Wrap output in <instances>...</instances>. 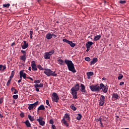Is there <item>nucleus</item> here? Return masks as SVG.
Returning a JSON list of instances; mask_svg holds the SVG:
<instances>
[{"instance_id":"61","label":"nucleus","mask_w":129,"mask_h":129,"mask_svg":"<svg viewBox=\"0 0 129 129\" xmlns=\"http://www.w3.org/2000/svg\"><path fill=\"white\" fill-rule=\"evenodd\" d=\"M20 79H21V80H22L23 77L21 75H20Z\"/></svg>"},{"instance_id":"30","label":"nucleus","mask_w":129,"mask_h":129,"mask_svg":"<svg viewBox=\"0 0 129 129\" xmlns=\"http://www.w3.org/2000/svg\"><path fill=\"white\" fill-rule=\"evenodd\" d=\"M14 76H15V71H14L12 72L11 75L10 77V79H11V80H12V79H13V78H14Z\"/></svg>"},{"instance_id":"39","label":"nucleus","mask_w":129,"mask_h":129,"mask_svg":"<svg viewBox=\"0 0 129 129\" xmlns=\"http://www.w3.org/2000/svg\"><path fill=\"white\" fill-rule=\"evenodd\" d=\"M78 115V116L77 117V119L78 120H80V119H81V114L79 113Z\"/></svg>"},{"instance_id":"52","label":"nucleus","mask_w":129,"mask_h":129,"mask_svg":"<svg viewBox=\"0 0 129 129\" xmlns=\"http://www.w3.org/2000/svg\"><path fill=\"white\" fill-rule=\"evenodd\" d=\"M123 84H124V82H121L119 83V86H121V85H123Z\"/></svg>"},{"instance_id":"20","label":"nucleus","mask_w":129,"mask_h":129,"mask_svg":"<svg viewBox=\"0 0 129 129\" xmlns=\"http://www.w3.org/2000/svg\"><path fill=\"white\" fill-rule=\"evenodd\" d=\"M11 91L12 92H13L14 94H17V93H19V91L15 87H13L11 88Z\"/></svg>"},{"instance_id":"55","label":"nucleus","mask_w":129,"mask_h":129,"mask_svg":"<svg viewBox=\"0 0 129 129\" xmlns=\"http://www.w3.org/2000/svg\"><path fill=\"white\" fill-rule=\"evenodd\" d=\"M52 37H53V38L57 37V35H56L55 34H52Z\"/></svg>"},{"instance_id":"58","label":"nucleus","mask_w":129,"mask_h":129,"mask_svg":"<svg viewBox=\"0 0 129 129\" xmlns=\"http://www.w3.org/2000/svg\"><path fill=\"white\" fill-rule=\"evenodd\" d=\"M28 70H29V71H32V68H31V67H30L28 69Z\"/></svg>"},{"instance_id":"49","label":"nucleus","mask_w":129,"mask_h":129,"mask_svg":"<svg viewBox=\"0 0 129 129\" xmlns=\"http://www.w3.org/2000/svg\"><path fill=\"white\" fill-rule=\"evenodd\" d=\"M101 119H102L101 118H99L96 119H95V121H96L97 122H98V121H100V120H101Z\"/></svg>"},{"instance_id":"56","label":"nucleus","mask_w":129,"mask_h":129,"mask_svg":"<svg viewBox=\"0 0 129 129\" xmlns=\"http://www.w3.org/2000/svg\"><path fill=\"white\" fill-rule=\"evenodd\" d=\"M3 117H4V116H3V115H2V114L1 113V111H0V118H3Z\"/></svg>"},{"instance_id":"13","label":"nucleus","mask_w":129,"mask_h":129,"mask_svg":"<svg viewBox=\"0 0 129 129\" xmlns=\"http://www.w3.org/2000/svg\"><path fill=\"white\" fill-rule=\"evenodd\" d=\"M24 44L22 46V48L23 49H27L29 47V43H27V41H23Z\"/></svg>"},{"instance_id":"22","label":"nucleus","mask_w":129,"mask_h":129,"mask_svg":"<svg viewBox=\"0 0 129 129\" xmlns=\"http://www.w3.org/2000/svg\"><path fill=\"white\" fill-rule=\"evenodd\" d=\"M24 123L26 124L27 127H31V123H30L29 120H27L25 122H24Z\"/></svg>"},{"instance_id":"54","label":"nucleus","mask_w":129,"mask_h":129,"mask_svg":"<svg viewBox=\"0 0 129 129\" xmlns=\"http://www.w3.org/2000/svg\"><path fill=\"white\" fill-rule=\"evenodd\" d=\"M35 88H36V91H37V92H39V91H40V89L39 88H38V87H36Z\"/></svg>"},{"instance_id":"43","label":"nucleus","mask_w":129,"mask_h":129,"mask_svg":"<svg viewBox=\"0 0 129 129\" xmlns=\"http://www.w3.org/2000/svg\"><path fill=\"white\" fill-rule=\"evenodd\" d=\"M85 61H87L88 62H90L91 59L89 58V57H87L85 58Z\"/></svg>"},{"instance_id":"46","label":"nucleus","mask_w":129,"mask_h":129,"mask_svg":"<svg viewBox=\"0 0 129 129\" xmlns=\"http://www.w3.org/2000/svg\"><path fill=\"white\" fill-rule=\"evenodd\" d=\"M126 3V1H122V0L120 1V4H125Z\"/></svg>"},{"instance_id":"16","label":"nucleus","mask_w":129,"mask_h":129,"mask_svg":"<svg viewBox=\"0 0 129 129\" xmlns=\"http://www.w3.org/2000/svg\"><path fill=\"white\" fill-rule=\"evenodd\" d=\"M97 61H98V59L97 57L93 58V60L90 62V65H94L95 63L97 62Z\"/></svg>"},{"instance_id":"18","label":"nucleus","mask_w":129,"mask_h":129,"mask_svg":"<svg viewBox=\"0 0 129 129\" xmlns=\"http://www.w3.org/2000/svg\"><path fill=\"white\" fill-rule=\"evenodd\" d=\"M50 58L51 55L47 52H45L44 54V59H45V60H48V59H50Z\"/></svg>"},{"instance_id":"42","label":"nucleus","mask_w":129,"mask_h":129,"mask_svg":"<svg viewBox=\"0 0 129 129\" xmlns=\"http://www.w3.org/2000/svg\"><path fill=\"white\" fill-rule=\"evenodd\" d=\"M13 97L14 99H17V98H19V95H14L13 96Z\"/></svg>"},{"instance_id":"12","label":"nucleus","mask_w":129,"mask_h":129,"mask_svg":"<svg viewBox=\"0 0 129 129\" xmlns=\"http://www.w3.org/2000/svg\"><path fill=\"white\" fill-rule=\"evenodd\" d=\"M20 75L22 76L24 79H27V78H28V77L26 76L27 74L24 73L23 70H22L20 72Z\"/></svg>"},{"instance_id":"17","label":"nucleus","mask_w":129,"mask_h":129,"mask_svg":"<svg viewBox=\"0 0 129 129\" xmlns=\"http://www.w3.org/2000/svg\"><path fill=\"white\" fill-rule=\"evenodd\" d=\"M106 120V118L105 117H103V118L101 119V120L99 121L100 126L102 127H103L104 125H103V123L102 122L103 121H105Z\"/></svg>"},{"instance_id":"35","label":"nucleus","mask_w":129,"mask_h":129,"mask_svg":"<svg viewBox=\"0 0 129 129\" xmlns=\"http://www.w3.org/2000/svg\"><path fill=\"white\" fill-rule=\"evenodd\" d=\"M11 6V4H4L3 5V7L4 8H7V9H9V8H10V6Z\"/></svg>"},{"instance_id":"63","label":"nucleus","mask_w":129,"mask_h":129,"mask_svg":"<svg viewBox=\"0 0 129 129\" xmlns=\"http://www.w3.org/2000/svg\"><path fill=\"white\" fill-rule=\"evenodd\" d=\"M38 3H40L41 2V0H37Z\"/></svg>"},{"instance_id":"34","label":"nucleus","mask_w":129,"mask_h":129,"mask_svg":"<svg viewBox=\"0 0 129 129\" xmlns=\"http://www.w3.org/2000/svg\"><path fill=\"white\" fill-rule=\"evenodd\" d=\"M71 108H72V109L73 110H74V111H75V110H76V109H77L76 107L74 106V104H72L71 105Z\"/></svg>"},{"instance_id":"6","label":"nucleus","mask_w":129,"mask_h":129,"mask_svg":"<svg viewBox=\"0 0 129 129\" xmlns=\"http://www.w3.org/2000/svg\"><path fill=\"white\" fill-rule=\"evenodd\" d=\"M63 42H64L65 43H67V44H69L71 46V47H72V48H74L75 46H76V44L74 43H73L72 41H70L67 39H63L62 40Z\"/></svg>"},{"instance_id":"28","label":"nucleus","mask_w":129,"mask_h":129,"mask_svg":"<svg viewBox=\"0 0 129 129\" xmlns=\"http://www.w3.org/2000/svg\"><path fill=\"white\" fill-rule=\"evenodd\" d=\"M44 86V84L43 83H40V84H35L34 85V87L37 88V87H43Z\"/></svg>"},{"instance_id":"29","label":"nucleus","mask_w":129,"mask_h":129,"mask_svg":"<svg viewBox=\"0 0 129 129\" xmlns=\"http://www.w3.org/2000/svg\"><path fill=\"white\" fill-rule=\"evenodd\" d=\"M28 118L30 121H34L35 120V117L32 116L31 115H28Z\"/></svg>"},{"instance_id":"60","label":"nucleus","mask_w":129,"mask_h":129,"mask_svg":"<svg viewBox=\"0 0 129 129\" xmlns=\"http://www.w3.org/2000/svg\"><path fill=\"white\" fill-rule=\"evenodd\" d=\"M21 82H22V79H20V80L18 81V83H21Z\"/></svg>"},{"instance_id":"51","label":"nucleus","mask_w":129,"mask_h":129,"mask_svg":"<svg viewBox=\"0 0 129 129\" xmlns=\"http://www.w3.org/2000/svg\"><path fill=\"white\" fill-rule=\"evenodd\" d=\"M27 79H30V80H31V81H34V79H33V78L31 77H27Z\"/></svg>"},{"instance_id":"19","label":"nucleus","mask_w":129,"mask_h":129,"mask_svg":"<svg viewBox=\"0 0 129 129\" xmlns=\"http://www.w3.org/2000/svg\"><path fill=\"white\" fill-rule=\"evenodd\" d=\"M39 110H45V106L44 105H41L38 108L37 111L39 112Z\"/></svg>"},{"instance_id":"8","label":"nucleus","mask_w":129,"mask_h":129,"mask_svg":"<svg viewBox=\"0 0 129 129\" xmlns=\"http://www.w3.org/2000/svg\"><path fill=\"white\" fill-rule=\"evenodd\" d=\"M38 104H39V101H38L33 104H30L28 106V109H29V110H32V109H33L34 107H36Z\"/></svg>"},{"instance_id":"62","label":"nucleus","mask_w":129,"mask_h":129,"mask_svg":"<svg viewBox=\"0 0 129 129\" xmlns=\"http://www.w3.org/2000/svg\"><path fill=\"white\" fill-rule=\"evenodd\" d=\"M2 99H0V104H2Z\"/></svg>"},{"instance_id":"50","label":"nucleus","mask_w":129,"mask_h":129,"mask_svg":"<svg viewBox=\"0 0 129 129\" xmlns=\"http://www.w3.org/2000/svg\"><path fill=\"white\" fill-rule=\"evenodd\" d=\"M20 116H21V117H24V116H25L24 113H21L20 114Z\"/></svg>"},{"instance_id":"44","label":"nucleus","mask_w":129,"mask_h":129,"mask_svg":"<svg viewBox=\"0 0 129 129\" xmlns=\"http://www.w3.org/2000/svg\"><path fill=\"white\" fill-rule=\"evenodd\" d=\"M34 83H37L39 84V83H41V81L40 80H36L34 81Z\"/></svg>"},{"instance_id":"11","label":"nucleus","mask_w":129,"mask_h":129,"mask_svg":"<svg viewBox=\"0 0 129 129\" xmlns=\"http://www.w3.org/2000/svg\"><path fill=\"white\" fill-rule=\"evenodd\" d=\"M112 98L114 99V100H116V99H118L119 98V96L117 93H114L112 95Z\"/></svg>"},{"instance_id":"41","label":"nucleus","mask_w":129,"mask_h":129,"mask_svg":"<svg viewBox=\"0 0 129 129\" xmlns=\"http://www.w3.org/2000/svg\"><path fill=\"white\" fill-rule=\"evenodd\" d=\"M122 78H123V76L121 74H120L118 77V80H121V79H122Z\"/></svg>"},{"instance_id":"4","label":"nucleus","mask_w":129,"mask_h":129,"mask_svg":"<svg viewBox=\"0 0 129 129\" xmlns=\"http://www.w3.org/2000/svg\"><path fill=\"white\" fill-rule=\"evenodd\" d=\"M90 89H91V91L95 92H99L100 91V86L98 85L90 86Z\"/></svg>"},{"instance_id":"10","label":"nucleus","mask_w":129,"mask_h":129,"mask_svg":"<svg viewBox=\"0 0 129 129\" xmlns=\"http://www.w3.org/2000/svg\"><path fill=\"white\" fill-rule=\"evenodd\" d=\"M105 99V97L103 95H101L100 98V100H99V105L100 106H102L104 104V101Z\"/></svg>"},{"instance_id":"36","label":"nucleus","mask_w":129,"mask_h":129,"mask_svg":"<svg viewBox=\"0 0 129 129\" xmlns=\"http://www.w3.org/2000/svg\"><path fill=\"white\" fill-rule=\"evenodd\" d=\"M64 118H67V120H69V119H70V116H69L68 114H66L64 115Z\"/></svg>"},{"instance_id":"24","label":"nucleus","mask_w":129,"mask_h":129,"mask_svg":"<svg viewBox=\"0 0 129 129\" xmlns=\"http://www.w3.org/2000/svg\"><path fill=\"white\" fill-rule=\"evenodd\" d=\"M81 91L82 92H84L85 93H86V90H85V86L83 84H81Z\"/></svg>"},{"instance_id":"38","label":"nucleus","mask_w":129,"mask_h":129,"mask_svg":"<svg viewBox=\"0 0 129 129\" xmlns=\"http://www.w3.org/2000/svg\"><path fill=\"white\" fill-rule=\"evenodd\" d=\"M21 53H22V54H23V56H27V52L26 51V50H21Z\"/></svg>"},{"instance_id":"53","label":"nucleus","mask_w":129,"mask_h":129,"mask_svg":"<svg viewBox=\"0 0 129 129\" xmlns=\"http://www.w3.org/2000/svg\"><path fill=\"white\" fill-rule=\"evenodd\" d=\"M51 127L52 129H56V126H55V125H52Z\"/></svg>"},{"instance_id":"47","label":"nucleus","mask_w":129,"mask_h":129,"mask_svg":"<svg viewBox=\"0 0 129 129\" xmlns=\"http://www.w3.org/2000/svg\"><path fill=\"white\" fill-rule=\"evenodd\" d=\"M49 123H50V124H54V121L53 120V119L50 120Z\"/></svg>"},{"instance_id":"40","label":"nucleus","mask_w":129,"mask_h":129,"mask_svg":"<svg viewBox=\"0 0 129 129\" xmlns=\"http://www.w3.org/2000/svg\"><path fill=\"white\" fill-rule=\"evenodd\" d=\"M11 81H12V80L11 79H9V80L7 82V86H9V85H11Z\"/></svg>"},{"instance_id":"27","label":"nucleus","mask_w":129,"mask_h":129,"mask_svg":"<svg viewBox=\"0 0 129 129\" xmlns=\"http://www.w3.org/2000/svg\"><path fill=\"white\" fill-rule=\"evenodd\" d=\"M101 38V35H97L94 37V41H98Z\"/></svg>"},{"instance_id":"59","label":"nucleus","mask_w":129,"mask_h":129,"mask_svg":"<svg viewBox=\"0 0 129 129\" xmlns=\"http://www.w3.org/2000/svg\"><path fill=\"white\" fill-rule=\"evenodd\" d=\"M15 45H16V43L13 42V43L12 44L11 46H15Z\"/></svg>"},{"instance_id":"57","label":"nucleus","mask_w":129,"mask_h":129,"mask_svg":"<svg viewBox=\"0 0 129 129\" xmlns=\"http://www.w3.org/2000/svg\"><path fill=\"white\" fill-rule=\"evenodd\" d=\"M90 50V48H87L86 52H88Z\"/></svg>"},{"instance_id":"9","label":"nucleus","mask_w":129,"mask_h":129,"mask_svg":"<svg viewBox=\"0 0 129 129\" xmlns=\"http://www.w3.org/2000/svg\"><path fill=\"white\" fill-rule=\"evenodd\" d=\"M44 118L42 117H39L38 119H37V121H38L40 125H42V126H44L45 125V121L43 120Z\"/></svg>"},{"instance_id":"23","label":"nucleus","mask_w":129,"mask_h":129,"mask_svg":"<svg viewBox=\"0 0 129 129\" xmlns=\"http://www.w3.org/2000/svg\"><path fill=\"white\" fill-rule=\"evenodd\" d=\"M46 37L47 40H51L52 39V34L47 33L46 35Z\"/></svg>"},{"instance_id":"31","label":"nucleus","mask_w":129,"mask_h":129,"mask_svg":"<svg viewBox=\"0 0 129 129\" xmlns=\"http://www.w3.org/2000/svg\"><path fill=\"white\" fill-rule=\"evenodd\" d=\"M57 62H58V64H60V65H63V63H64V61L63 59H58L57 60Z\"/></svg>"},{"instance_id":"5","label":"nucleus","mask_w":129,"mask_h":129,"mask_svg":"<svg viewBox=\"0 0 129 129\" xmlns=\"http://www.w3.org/2000/svg\"><path fill=\"white\" fill-rule=\"evenodd\" d=\"M51 98L53 102H56V103L59 102V96L56 93L53 92L52 93Z\"/></svg>"},{"instance_id":"21","label":"nucleus","mask_w":129,"mask_h":129,"mask_svg":"<svg viewBox=\"0 0 129 129\" xmlns=\"http://www.w3.org/2000/svg\"><path fill=\"white\" fill-rule=\"evenodd\" d=\"M92 45H93V42L91 41H88L87 43H86V48H90Z\"/></svg>"},{"instance_id":"48","label":"nucleus","mask_w":129,"mask_h":129,"mask_svg":"<svg viewBox=\"0 0 129 129\" xmlns=\"http://www.w3.org/2000/svg\"><path fill=\"white\" fill-rule=\"evenodd\" d=\"M46 104L47 105H48V106H51V105H50V103H49V100H46Z\"/></svg>"},{"instance_id":"1","label":"nucleus","mask_w":129,"mask_h":129,"mask_svg":"<svg viewBox=\"0 0 129 129\" xmlns=\"http://www.w3.org/2000/svg\"><path fill=\"white\" fill-rule=\"evenodd\" d=\"M64 62L67 65L69 71H71L72 72H73V73H76V70H75L74 63H73L72 61L68 59H65Z\"/></svg>"},{"instance_id":"32","label":"nucleus","mask_w":129,"mask_h":129,"mask_svg":"<svg viewBox=\"0 0 129 129\" xmlns=\"http://www.w3.org/2000/svg\"><path fill=\"white\" fill-rule=\"evenodd\" d=\"M63 123L64 124V125H66L67 126H69V124L67 122V121L65 120V119H62Z\"/></svg>"},{"instance_id":"15","label":"nucleus","mask_w":129,"mask_h":129,"mask_svg":"<svg viewBox=\"0 0 129 129\" xmlns=\"http://www.w3.org/2000/svg\"><path fill=\"white\" fill-rule=\"evenodd\" d=\"M93 75H94V73H93V72H89L87 73V76L88 79H90V78H91V76H93Z\"/></svg>"},{"instance_id":"7","label":"nucleus","mask_w":129,"mask_h":129,"mask_svg":"<svg viewBox=\"0 0 129 129\" xmlns=\"http://www.w3.org/2000/svg\"><path fill=\"white\" fill-rule=\"evenodd\" d=\"M101 89L104 93L107 92V87L102 83L100 84V90H101Z\"/></svg>"},{"instance_id":"64","label":"nucleus","mask_w":129,"mask_h":129,"mask_svg":"<svg viewBox=\"0 0 129 129\" xmlns=\"http://www.w3.org/2000/svg\"><path fill=\"white\" fill-rule=\"evenodd\" d=\"M124 129H129L128 128H125Z\"/></svg>"},{"instance_id":"26","label":"nucleus","mask_w":129,"mask_h":129,"mask_svg":"<svg viewBox=\"0 0 129 129\" xmlns=\"http://www.w3.org/2000/svg\"><path fill=\"white\" fill-rule=\"evenodd\" d=\"M27 55H21L20 56V60H22L23 62H26V57Z\"/></svg>"},{"instance_id":"14","label":"nucleus","mask_w":129,"mask_h":129,"mask_svg":"<svg viewBox=\"0 0 129 129\" xmlns=\"http://www.w3.org/2000/svg\"><path fill=\"white\" fill-rule=\"evenodd\" d=\"M31 67L33 71H37L38 69L37 68V65L35 62L31 64Z\"/></svg>"},{"instance_id":"45","label":"nucleus","mask_w":129,"mask_h":129,"mask_svg":"<svg viewBox=\"0 0 129 129\" xmlns=\"http://www.w3.org/2000/svg\"><path fill=\"white\" fill-rule=\"evenodd\" d=\"M30 39H33V31H30Z\"/></svg>"},{"instance_id":"3","label":"nucleus","mask_w":129,"mask_h":129,"mask_svg":"<svg viewBox=\"0 0 129 129\" xmlns=\"http://www.w3.org/2000/svg\"><path fill=\"white\" fill-rule=\"evenodd\" d=\"M44 74H45V75H47L48 77L50 76H57V74H56V72H53L49 69H44Z\"/></svg>"},{"instance_id":"25","label":"nucleus","mask_w":129,"mask_h":129,"mask_svg":"<svg viewBox=\"0 0 129 129\" xmlns=\"http://www.w3.org/2000/svg\"><path fill=\"white\" fill-rule=\"evenodd\" d=\"M7 69V67L6 66H3V64H0V71H4Z\"/></svg>"},{"instance_id":"33","label":"nucleus","mask_w":129,"mask_h":129,"mask_svg":"<svg viewBox=\"0 0 129 129\" xmlns=\"http://www.w3.org/2000/svg\"><path fill=\"white\" fill-rule=\"evenodd\" d=\"M37 68H38L39 70H42V71L45 70V69L43 68V67H42V66L40 64L37 65Z\"/></svg>"},{"instance_id":"37","label":"nucleus","mask_w":129,"mask_h":129,"mask_svg":"<svg viewBox=\"0 0 129 129\" xmlns=\"http://www.w3.org/2000/svg\"><path fill=\"white\" fill-rule=\"evenodd\" d=\"M47 53H48L50 56H51L52 54H54V53H55V50H52L50 51L47 52Z\"/></svg>"},{"instance_id":"2","label":"nucleus","mask_w":129,"mask_h":129,"mask_svg":"<svg viewBox=\"0 0 129 129\" xmlns=\"http://www.w3.org/2000/svg\"><path fill=\"white\" fill-rule=\"evenodd\" d=\"M79 90V84H77L73 88H72L71 91V94L73 96V98L74 99H76L77 98V92Z\"/></svg>"}]
</instances>
